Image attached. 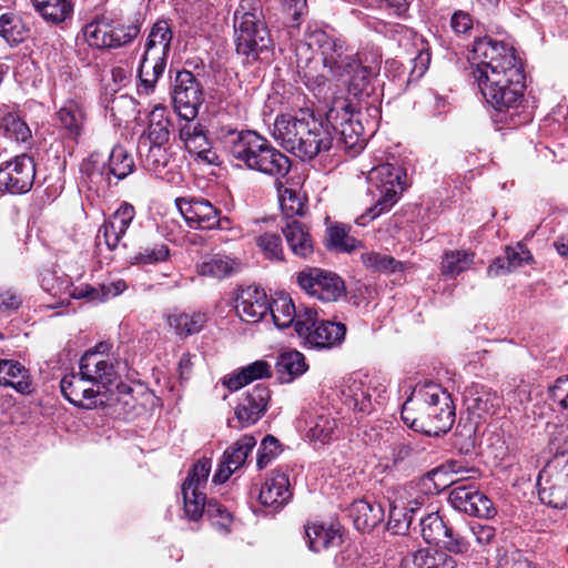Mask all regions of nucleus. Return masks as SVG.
<instances>
[{"label":"nucleus","instance_id":"obj_9","mask_svg":"<svg viewBox=\"0 0 568 568\" xmlns=\"http://www.w3.org/2000/svg\"><path fill=\"white\" fill-rule=\"evenodd\" d=\"M538 495L544 504L568 507V450L557 453L538 476Z\"/></svg>","mask_w":568,"mask_h":568},{"label":"nucleus","instance_id":"obj_3","mask_svg":"<svg viewBox=\"0 0 568 568\" xmlns=\"http://www.w3.org/2000/svg\"><path fill=\"white\" fill-rule=\"evenodd\" d=\"M336 108L327 112V121L316 118L308 110L295 115L282 114L274 122L273 136L288 152L301 160H313L333 145L331 120H336Z\"/></svg>","mask_w":568,"mask_h":568},{"label":"nucleus","instance_id":"obj_41","mask_svg":"<svg viewBox=\"0 0 568 568\" xmlns=\"http://www.w3.org/2000/svg\"><path fill=\"white\" fill-rule=\"evenodd\" d=\"M197 273L202 276L224 278L235 270V262L226 255L205 256L197 265Z\"/></svg>","mask_w":568,"mask_h":568},{"label":"nucleus","instance_id":"obj_45","mask_svg":"<svg viewBox=\"0 0 568 568\" xmlns=\"http://www.w3.org/2000/svg\"><path fill=\"white\" fill-rule=\"evenodd\" d=\"M255 243L265 260L274 263L285 262V252L280 234L265 232L255 239Z\"/></svg>","mask_w":568,"mask_h":568},{"label":"nucleus","instance_id":"obj_40","mask_svg":"<svg viewBox=\"0 0 568 568\" xmlns=\"http://www.w3.org/2000/svg\"><path fill=\"white\" fill-rule=\"evenodd\" d=\"M108 174L116 180L129 176L135 168L131 153L122 145H114L110 152L108 162Z\"/></svg>","mask_w":568,"mask_h":568},{"label":"nucleus","instance_id":"obj_16","mask_svg":"<svg viewBox=\"0 0 568 568\" xmlns=\"http://www.w3.org/2000/svg\"><path fill=\"white\" fill-rule=\"evenodd\" d=\"M449 501L458 511L469 516L493 518L496 509L493 501L474 485H458L449 493Z\"/></svg>","mask_w":568,"mask_h":568},{"label":"nucleus","instance_id":"obj_11","mask_svg":"<svg viewBox=\"0 0 568 568\" xmlns=\"http://www.w3.org/2000/svg\"><path fill=\"white\" fill-rule=\"evenodd\" d=\"M175 204L191 229L201 231L232 229L230 217L222 215L219 207L203 197H178Z\"/></svg>","mask_w":568,"mask_h":568},{"label":"nucleus","instance_id":"obj_57","mask_svg":"<svg viewBox=\"0 0 568 568\" xmlns=\"http://www.w3.org/2000/svg\"><path fill=\"white\" fill-rule=\"evenodd\" d=\"M396 496L404 499L403 504L413 517L429 500V496L418 488V484H409L398 490Z\"/></svg>","mask_w":568,"mask_h":568},{"label":"nucleus","instance_id":"obj_29","mask_svg":"<svg viewBox=\"0 0 568 568\" xmlns=\"http://www.w3.org/2000/svg\"><path fill=\"white\" fill-rule=\"evenodd\" d=\"M84 109L74 101L67 102L58 112V126L63 136L78 142L82 135L85 123Z\"/></svg>","mask_w":568,"mask_h":568},{"label":"nucleus","instance_id":"obj_53","mask_svg":"<svg viewBox=\"0 0 568 568\" xmlns=\"http://www.w3.org/2000/svg\"><path fill=\"white\" fill-rule=\"evenodd\" d=\"M171 161L169 145H149L148 152L142 155L143 166L161 175Z\"/></svg>","mask_w":568,"mask_h":568},{"label":"nucleus","instance_id":"obj_13","mask_svg":"<svg viewBox=\"0 0 568 568\" xmlns=\"http://www.w3.org/2000/svg\"><path fill=\"white\" fill-rule=\"evenodd\" d=\"M110 345L105 342L97 344L92 349L87 351L80 359L79 368L92 385L100 390L108 389L113 385L119 375L114 361L108 355Z\"/></svg>","mask_w":568,"mask_h":568},{"label":"nucleus","instance_id":"obj_24","mask_svg":"<svg viewBox=\"0 0 568 568\" xmlns=\"http://www.w3.org/2000/svg\"><path fill=\"white\" fill-rule=\"evenodd\" d=\"M291 497L288 475L275 470L263 484L258 500L264 507H270L272 511H276L287 504Z\"/></svg>","mask_w":568,"mask_h":568},{"label":"nucleus","instance_id":"obj_55","mask_svg":"<svg viewBox=\"0 0 568 568\" xmlns=\"http://www.w3.org/2000/svg\"><path fill=\"white\" fill-rule=\"evenodd\" d=\"M169 247L163 243L141 247L140 251L130 257L133 265H148L163 262L169 256Z\"/></svg>","mask_w":568,"mask_h":568},{"label":"nucleus","instance_id":"obj_12","mask_svg":"<svg viewBox=\"0 0 568 568\" xmlns=\"http://www.w3.org/2000/svg\"><path fill=\"white\" fill-rule=\"evenodd\" d=\"M301 290L318 301L336 302L346 294L343 278L334 272L320 267H305L296 275Z\"/></svg>","mask_w":568,"mask_h":568},{"label":"nucleus","instance_id":"obj_21","mask_svg":"<svg viewBox=\"0 0 568 568\" xmlns=\"http://www.w3.org/2000/svg\"><path fill=\"white\" fill-rule=\"evenodd\" d=\"M135 216V209L132 204L123 202L120 207L100 226L97 241L100 244L104 241L110 251L115 250Z\"/></svg>","mask_w":568,"mask_h":568},{"label":"nucleus","instance_id":"obj_17","mask_svg":"<svg viewBox=\"0 0 568 568\" xmlns=\"http://www.w3.org/2000/svg\"><path fill=\"white\" fill-rule=\"evenodd\" d=\"M343 115L341 122L333 126L338 130V141L344 149L351 152V155L357 154L366 145L364 125L361 121V112H354L349 102L343 101L341 106Z\"/></svg>","mask_w":568,"mask_h":568},{"label":"nucleus","instance_id":"obj_52","mask_svg":"<svg viewBox=\"0 0 568 568\" xmlns=\"http://www.w3.org/2000/svg\"><path fill=\"white\" fill-rule=\"evenodd\" d=\"M0 129L7 138L17 142H26L31 138V130L28 124L17 114L7 113L0 116Z\"/></svg>","mask_w":568,"mask_h":568},{"label":"nucleus","instance_id":"obj_25","mask_svg":"<svg viewBox=\"0 0 568 568\" xmlns=\"http://www.w3.org/2000/svg\"><path fill=\"white\" fill-rule=\"evenodd\" d=\"M456 559L445 550L424 548L403 557L399 568H457Z\"/></svg>","mask_w":568,"mask_h":568},{"label":"nucleus","instance_id":"obj_56","mask_svg":"<svg viewBox=\"0 0 568 568\" xmlns=\"http://www.w3.org/2000/svg\"><path fill=\"white\" fill-rule=\"evenodd\" d=\"M206 507V517L211 520L212 525L221 532H230L233 516L227 508L216 499H210Z\"/></svg>","mask_w":568,"mask_h":568},{"label":"nucleus","instance_id":"obj_35","mask_svg":"<svg viewBox=\"0 0 568 568\" xmlns=\"http://www.w3.org/2000/svg\"><path fill=\"white\" fill-rule=\"evenodd\" d=\"M274 324L283 329L294 326L296 332V323L305 320L304 314H298L292 298L287 295H281L270 303V310Z\"/></svg>","mask_w":568,"mask_h":568},{"label":"nucleus","instance_id":"obj_44","mask_svg":"<svg viewBox=\"0 0 568 568\" xmlns=\"http://www.w3.org/2000/svg\"><path fill=\"white\" fill-rule=\"evenodd\" d=\"M307 436L313 442L326 444L337 438V420L328 414H318L311 422Z\"/></svg>","mask_w":568,"mask_h":568},{"label":"nucleus","instance_id":"obj_60","mask_svg":"<svg viewBox=\"0 0 568 568\" xmlns=\"http://www.w3.org/2000/svg\"><path fill=\"white\" fill-rule=\"evenodd\" d=\"M389 459L392 460V466L396 467L403 460L408 458L414 452L410 435L405 434L394 437L393 442L389 445Z\"/></svg>","mask_w":568,"mask_h":568},{"label":"nucleus","instance_id":"obj_4","mask_svg":"<svg viewBox=\"0 0 568 568\" xmlns=\"http://www.w3.org/2000/svg\"><path fill=\"white\" fill-rule=\"evenodd\" d=\"M217 138L239 165L271 176L277 187L283 186L281 180L291 170V159L273 146L266 138L252 130L231 126H221Z\"/></svg>","mask_w":568,"mask_h":568},{"label":"nucleus","instance_id":"obj_23","mask_svg":"<svg viewBox=\"0 0 568 568\" xmlns=\"http://www.w3.org/2000/svg\"><path fill=\"white\" fill-rule=\"evenodd\" d=\"M180 139L184 142L185 149L191 154H195L196 160L206 164H215L217 162L219 156L212 150V144L202 124L186 121L180 129Z\"/></svg>","mask_w":568,"mask_h":568},{"label":"nucleus","instance_id":"obj_19","mask_svg":"<svg viewBox=\"0 0 568 568\" xmlns=\"http://www.w3.org/2000/svg\"><path fill=\"white\" fill-rule=\"evenodd\" d=\"M270 300L265 291L258 286L248 285L237 291L235 311L246 323H258L268 313Z\"/></svg>","mask_w":568,"mask_h":568},{"label":"nucleus","instance_id":"obj_50","mask_svg":"<svg viewBox=\"0 0 568 568\" xmlns=\"http://www.w3.org/2000/svg\"><path fill=\"white\" fill-rule=\"evenodd\" d=\"M185 516L191 520H199L206 516L209 500L201 489H191L182 486Z\"/></svg>","mask_w":568,"mask_h":568},{"label":"nucleus","instance_id":"obj_62","mask_svg":"<svg viewBox=\"0 0 568 568\" xmlns=\"http://www.w3.org/2000/svg\"><path fill=\"white\" fill-rule=\"evenodd\" d=\"M281 453L280 440L272 436L266 435L257 450L256 466L258 469H264L267 465Z\"/></svg>","mask_w":568,"mask_h":568},{"label":"nucleus","instance_id":"obj_14","mask_svg":"<svg viewBox=\"0 0 568 568\" xmlns=\"http://www.w3.org/2000/svg\"><path fill=\"white\" fill-rule=\"evenodd\" d=\"M36 163L28 154H20L0 165V193L24 194L34 182Z\"/></svg>","mask_w":568,"mask_h":568},{"label":"nucleus","instance_id":"obj_31","mask_svg":"<svg viewBox=\"0 0 568 568\" xmlns=\"http://www.w3.org/2000/svg\"><path fill=\"white\" fill-rule=\"evenodd\" d=\"M349 515L357 530L371 531L384 520L385 511L379 503L356 500L352 504Z\"/></svg>","mask_w":568,"mask_h":568},{"label":"nucleus","instance_id":"obj_48","mask_svg":"<svg viewBox=\"0 0 568 568\" xmlns=\"http://www.w3.org/2000/svg\"><path fill=\"white\" fill-rule=\"evenodd\" d=\"M420 534L427 544H438L447 535L448 526L436 511L419 519Z\"/></svg>","mask_w":568,"mask_h":568},{"label":"nucleus","instance_id":"obj_20","mask_svg":"<svg viewBox=\"0 0 568 568\" xmlns=\"http://www.w3.org/2000/svg\"><path fill=\"white\" fill-rule=\"evenodd\" d=\"M253 435H244L223 453L219 467L213 475V483L223 484L232 474L241 469L253 448L256 446Z\"/></svg>","mask_w":568,"mask_h":568},{"label":"nucleus","instance_id":"obj_27","mask_svg":"<svg viewBox=\"0 0 568 568\" xmlns=\"http://www.w3.org/2000/svg\"><path fill=\"white\" fill-rule=\"evenodd\" d=\"M282 233L294 255L308 260L314 254V242L308 227L298 220L286 221Z\"/></svg>","mask_w":568,"mask_h":568},{"label":"nucleus","instance_id":"obj_42","mask_svg":"<svg viewBox=\"0 0 568 568\" xmlns=\"http://www.w3.org/2000/svg\"><path fill=\"white\" fill-rule=\"evenodd\" d=\"M37 11L48 21L60 23L71 18L73 4L70 0H32Z\"/></svg>","mask_w":568,"mask_h":568},{"label":"nucleus","instance_id":"obj_47","mask_svg":"<svg viewBox=\"0 0 568 568\" xmlns=\"http://www.w3.org/2000/svg\"><path fill=\"white\" fill-rule=\"evenodd\" d=\"M404 499L397 496L389 503V515L387 521V529L394 534H404L407 531L413 523V515L403 504Z\"/></svg>","mask_w":568,"mask_h":568},{"label":"nucleus","instance_id":"obj_37","mask_svg":"<svg viewBox=\"0 0 568 568\" xmlns=\"http://www.w3.org/2000/svg\"><path fill=\"white\" fill-rule=\"evenodd\" d=\"M305 356L298 351H287L282 353L276 361L275 368L282 383H290L295 377L307 371Z\"/></svg>","mask_w":568,"mask_h":568},{"label":"nucleus","instance_id":"obj_64","mask_svg":"<svg viewBox=\"0 0 568 568\" xmlns=\"http://www.w3.org/2000/svg\"><path fill=\"white\" fill-rule=\"evenodd\" d=\"M443 545L445 552L448 555H464L470 549L469 541L458 531H455L452 527H448L447 535L443 538Z\"/></svg>","mask_w":568,"mask_h":568},{"label":"nucleus","instance_id":"obj_46","mask_svg":"<svg viewBox=\"0 0 568 568\" xmlns=\"http://www.w3.org/2000/svg\"><path fill=\"white\" fill-rule=\"evenodd\" d=\"M27 32L28 29L19 16L11 12L0 16V37L9 44L13 45L22 42Z\"/></svg>","mask_w":568,"mask_h":568},{"label":"nucleus","instance_id":"obj_18","mask_svg":"<svg viewBox=\"0 0 568 568\" xmlns=\"http://www.w3.org/2000/svg\"><path fill=\"white\" fill-rule=\"evenodd\" d=\"M81 371L79 374L70 373L62 377L60 388L63 396L74 406L92 409L98 406V396L101 394L99 388H94Z\"/></svg>","mask_w":568,"mask_h":568},{"label":"nucleus","instance_id":"obj_26","mask_svg":"<svg viewBox=\"0 0 568 568\" xmlns=\"http://www.w3.org/2000/svg\"><path fill=\"white\" fill-rule=\"evenodd\" d=\"M81 181L90 189L99 192L111 184L108 165L99 151H93L80 165Z\"/></svg>","mask_w":568,"mask_h":568},{"label":"nucleus","instance_id":"obj_28","mask_svg":"<svg viewBox=\"0 0 568 568\" xmlns=\"http://www.w3.org/2000/svg\"><path fill=\"white\" fill-rule=\"evenodd\" d=\"M466 403L469 410L479 418L486 415H494L500 406V397L496 392L481 384H471L466 389Z\"/></svg>","mask_w":568,"mask_h":568},{"label":"nucleus","instance_id":"obj_61","mask_svg":"<svg viewBox=\"0 0 568 568\" xmlns=\"http://www.w3.org/2000/svg\"><path fill=\"white\" fill-rule=\"evenodd\" d=\"M280 205L286 221L296 220V216L304 214L305 205L294 191L285 189L281 193Z\"/></svg>","mask_w":568,"mask_h":568},{"label":"nucleus","instance_id":"obj_7","mask_svg":"<svg viewBox=\"0 0 568 568\" xmlns=\"http://www.w3.org/2000/svg\"><path fill=\"white\" fill-rule=\"evenodd\" d=\"M244 6L234 12V30L236 52L247 63L255 61L268 63L274 55V42L265 23L260 19L256 9L244 11Z\"/></svg>","mask_w":568,"mask_h":568},{"label":"nucleus","instance_id":"obj_36","mask_svg":"<svg viewBox=\"0 0 568 568\" xmlns=\"http://www.w3.org/2000/svg\"><path fill=\"white\" fill-rule=\"evenodd\" d=\"M0 385L11 386L21 394L29 393L28 371L19 362L0 359Z\"/></svg>","mask_w":568,"mask_h":568},{"label":"nucleus","instance_id":"obj_59","mask_svg":"<svg viewBox=\"0 0 568 568\" xmlns=\"http://www.w3.org/2000/svg\"><path fill=\"white\" fill-rule=\"evenodd\" d=\"M211 466V459H199L189 471V475L182 486L191 489H201L204 487L207 483Z\"/></svg>","mask_w":568,"mask_h":568},{"label":"nucleus","instance_id":"obj_58","mask_svg":"<svg viewBox=\"0 0 568 568\" xmlns=\"http://www.w3.org/2000/svg\"><path fill=\"white\" fill-rule=\"evenodd\" d=\"M125 281L118 280L110 283H103L99 286L89 285L88 301L90 302H104L109 298L115 297L126 290Z\"/></svg>","mask_w":568,"mask_h":568},{"label":"nucleus","instance_id":"obj_33","mask_svg":"<svg viewBox=\"0 0 568 568\" xmlns=\"http://www.w3.org/2000/svg\"><path fill=\"white\" fill-rule=\"evenodd\" d=\"M429 62V54L420 52L416 58L409 60V65L393 60L387 62L388 71H396L394 78L397 79L400 87H407L412 82L418 81L426 72Z\"/></svg>","mask_w":568,"mask_h":568},{"label":"nucleus","instance_id":"obj_10","mask_svg":"<svg viewBox=\"0 0 568 568\" xmlns=\"http://www.w3.org/2000/svg\"><path fill=\"white\" fill-rule=\"evenodd\" d=\"M316 312L306 308L305 320L296 323V334L312 348L325 349L339 346L345 339L346 326L339 322L316 320Z\"/></svg>","mask_w":568,"mask_h":568},{"label":"nucleus","instance_id":"obj_43","mask_svg":"<svg viewBox=\"0 0 568 568\" xmlns=\"http://www.w3.org/2000/svg\"><path fill=\"white\" fill-rule=\"evenodd\" d=\"M171 122L164 115V109L156 108L150 115L148 126L149 145H169Z\"/></svg>","mask_w":568,"mask_h":568},{"label":"nucleus","instance_id":"obj_2","mask_svg":"<svg viewBox=\"0 0 568 568\" xmlns=\"http://www.w3.org/2000/svg\"><path fill=\"white\" fill-rule=\"evenodd\" d=\"M469 60L473 77L486 102L504 121L520 125L529 119H520L517 112L524 102L526 90L525 71L515 49L490 37L478 38L473 43Z\"/></svg>","mask_w":568,"mask_h":568},{"label":"nucleus","instance_id":"obj_32","mask_svg":"<svg viewBox=\"0 0 568 568\" xmlns=\"http://www.w3.org/2000/svg\"><path fill=\"white\" fill-rule=\"evenodd\" d=\"M373 390L375 392L376 388L372 387L371 382L353 379L345 386L342 394L348 407L361 413H369L373 409Z\"/></svg>","mask_w":568,"mask_h":568},{"label":"nucleus","instance_id":"obj_49","mask_svg":"<svg viewBox=\"0 0 568 568\" xmlns=\"http://www.w3.org/2000/svg\"><path fill=\"white\" fill-rule=\"evenodd\" d=\"M361 260L366 270L373 273H394L402 268V263L393 256L369 251L361 254Z\"/></svg>","mask_w":568,"mask_h":568},{"label":"nucleus","instance_id":"obj_22","mask_svg":"<svg viewBox=\"0 0 568 568\" xmlns=\"http://www.w3.org/2000/svg\"><path fill=\"white\" fill-rule=\"evenodd\" d=\"M271 393L267 386L257 384L247 392L235 409V417L241 428L255 424L264 415Z\"/></svg>","mask_w":568,"mask_h":568},{"label":"nucleus","instance_id":"obj_6","mask_svg":"<svg viewBox=\"0 0 568 568\" xmlns=\"http://www.w3.org/2000/svg\"><path fill=\"white\" fill-rule=\"evenodd\" d=\"M368 181L369 192L375 203L357 219V223L361 225H365L366 220L372 221L388 212L409 185L406 169L389 162L372 168Z\"/></svg>","mask_w":568,"mask_h":568},{"label":"nucleus","instance_id":"obj_15","mask_svg":"<svg viewBox=\"0 0 568 568\" xmlns=\"http://www.w3.org/2000/svg\"><path fill=\"white\" fill-rule=\"evenodd\" d=\"M173 105L185 121H192L204 101L202 88L191 71H178L173 83Z\"/></svg>","mask_w":568,"mask_h":568},{"label":"nucleus","instance_id":"obj_8","mask_svg":"<svg viewBox=\"0 0 568 568\" xmlns=\"http://www.w3.org/2000/svg\"><path fill=\"white\" fill-rule=\"evenodd\" d=\"M82 31L90 47L114 50L130 44L139 36L140 26L125 23L112 12H103L88 22Z\"/></svg>","mask_w":568,"mask_h":568},{"label":"nucleus","instance_id":"obj_54","mask_svg":"<svg viewBox=\"0 0 568 568\" xmlns=\"http://www.w3.org/2000/svg\"><path fill=\"white\" fill-rule=\"evenodd\" d=\"M327 247L338 252H352L361 243L349 236L348 229L345 225H333L327 230Z\"/></svg>","mask_w":568,"mask_h":568},{"label":"nucleus","instance_id":"obj_30","mask_svg":"<svg viewBox=\"0 0 568 568\" xmlns=\"http://www.w3.org/2000/svg\"><path fill=\"white\" fill-rule=\"evenodd\" d=\"M172 39L173 32L169 23L164 20L155 22L148 34L143 55L152 60L168 61Z\"/></svg>","mask_w":568,"mask_h":568},{"label":"nucleus","instance_id":"obj_39","mask_svg":"<svg viewBox=\"0 0 568 568\" xmlns=\"http://www.w3.org/2000/svg\"><path fill=\"white\" fill-rule=\"evenodd\" d=\"M475 253L469 250L446 251L442 258V274L455 277L467 271L474 263Z\"/></svg>","mask_w":568,"mask_h":568},{"label":"nucleus","instance_id":"obj_5","mask_svg":"<svg viewBox=\"0 0 568 568\" xmlns=\"http://www.w3.org/2000/svg\"><path fill=\"white\" fill-rule=\"evenodd\" d=\"M423 398L417 412L404 403L400 412L402 420L412 429L428 436H439L453 427L455 406L450 394L438 385H428L419 392Z\"/></svg>","mask_w":568,"mask_h":568},{"label":"nucleus","instance_id":"obj_1","mask_svg":"<svg viewBox=\"0 0 568 568\" xmlns=\"http://www.w3.org/2000/svg\"><path fill=\"white\" fill-rule=\"evenodd\" d=\"M296 68L300 79L311 91L321 94L334 80L354 98L366 91L375 73L343 39L320 29L306 33L305 43L297 47Z\"/></svg>","mask_w":568,"mask_h":568},{"label":"nucleus","instance_id":"obj_63","mask_svg":"<svg viewBox=\"0 0 568 568\" xmlns=\"http://www.w3.org/2000/svg\"><path fill=\"white\" fill-rule=\"evenodd\" d=\"M449 27L456 37H468L474 29V19L469 12L456 10L450 17Z\"/></svg>","mask_w":568,"mask_h":568},{"label":"nucleus","instance_id":"obj_38","mask_svg":"<svg viewBox=\"0 0 568 568\" xmlns=\"http://www.w3.org/2000/svg\"><path fill=\"white\" fill-rule=\"evenodd\" d=\"M207 316L202 312L175 313L168 317L170 327L181 337H187L202 331Z\"/></svg>","mask_w":568,"mask_h":568},{"label":"nucleus","instance_id":"obj_51","mask_svg":"<svg viewBox=\"0 0 568 568\" xmlns=\"http://www.w3.org/2000/svg\"><path fill=\"white\" fill-rule=\"evenodd\" d=\"M165 60H152V58L148 55H142L139 65V79L146 92L154 89L155 83L165 70Z\"/></svg>","mask_w":568,"mask_h":568},{"label":"nucleus","instance_id":"obj_34","mask_svg":"<svg viewBox=\"0 0 568 568\" xmlns=\"http://www.w3.org/2000/svg\"><path fill=\"white\" fill-rule=\"evenodd\" d=\"M305 535L310 549L315 552L337 546L342 540L339 529L323 524H308Z\"/></svg>","mask_w":568,"mask_h":568}]
</instances>
